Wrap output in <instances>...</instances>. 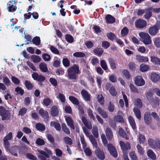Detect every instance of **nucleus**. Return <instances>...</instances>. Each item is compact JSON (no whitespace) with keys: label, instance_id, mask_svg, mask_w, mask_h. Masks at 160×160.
Wrapping results in <instances>:
<instances>
[{"label":"nucleus","instance_id":"nucleus-1","mask_svg":"<svg viewBox=\"0 0 160 160\" xmlns=\"http://www.w3.org/2000/svg\"><path fill=\"white\" fill-rule=\"evenodd\" d=\"M67 72V77L70 80L76 79L78 77V74L80 73L79 66L76 64L69 68Z\"/></svg>","mask_w":160,"mask_h":160},{"label":"nucleus","instance_id":"nucleus-2","mask_svg":"<svg viewBox=\"0 0 160 160\" xmlns=\"http://www.w3.org/2000/svg\"><path fill=\"white\" fill-rule=\"evenodd\" d=\"M148 142L150 147L153 149L160 150V139L158 138L154 140L152 138H149L148 140Z\"/></svg>","mask_w":160,"mask_h":160},{"label":"nucleus","instance_id":"nucleus-3","mask_svg":"<svg viewBox=\"0 0 160 160\" xmlns=\"http://www.w3.org/2000/svg\"><path fill=\"white\" fill-rule=\"evenodd\" d=\"M32 78L35 81L38 82V84L42 86V82L46 79L45 77L42 75H39L37 72H33L32 74Z\"/></svg>","mask_w":160,"mask_h":160},{"label":"nucleus","instance_id":"nucleus-4","mask_svg":"<svg viewBox=\"0 0 160 160\" xmlns=\"http://www.w3.org/2000/svg\"><path fill=\"white\" fill-rule=\"evenodd\" d=\"M160 29V23L157 22L153 26L150 27L148 29V33L152 36L156 35Z\"/></svg>","mask_w":160,"mask_h":160},{"label":"nucleus","instance_id":"nucleus-5","mask_svg":"<svg viewBox=\"0 0 160 160\" xmlns=\"http://www.w3.org/2000/svg\"><path fill=\"white\" fill-rule=\"evenodd\" d=\"M139 34L144 44L147 45L151 43L152 40L150 37L148 33L141 32Z\"/></svg>","mask_w":160,"mask_h":160},{"label":"nucleus","instance_id":"nucleus-6","mask_svg":"<svg viewBox=\"0 0 160 160\" xmlns=\"http://www.w3.org/2000/svg\"><path fill=\"white\" fill-rule=\"evenodd\" d=\"M9 112L2 106H0V116L3 121L8 120L10 119Z\"/></svg>","mask_w":160,"mask_h":160},{"label":"nucleus","instance_id":"nucleus-7","mask_svg":"<svg viewBox=\"0 0 160 160\" xmlns=\"http://www.w3.org/2000/svg\"><path fill=\"white\" fill-rule=\"evenodd\" d=\"M12 134L11 132H9L7 134L4 138L3 139V143L5 149H8L10 146V143L8 140L12 139Z\"/></svg>","mask_w":160,"mask_h":160},{"label":"nucleus","instance_id":"nucleus-8","mask_svg":"<svg viewBox=\"0 0 160 160\" xmlns=\"http://www.w3.org/2000/svg\"><path fill=\"white\" fill-rule=\"evenodd\" d=\"M105 88L107 90H109L110 93L112 96H115L117 95V92L115 87L112 85L110 83H108L106 84Z\"/></svg>","mask_w":160,"mask_h":160},{"label":"nucleus","instance_id":"nucleus-9","mask_svg":"<svg viewBox=\"0 0 160 160\" xmlns=\"http://www.w3.org/2000/svg\"><path fill=\"white\" fill-rule=\"evenodd\" d=\"M96 156L100 160H104L105 158V155L102 150L99 148H97L95 151Z\"/></svg>","mask_w":160,"mask_h":160},{"label":"nucleus","instance_id":"nucleus-10","mask_svg":"<svg viewBox=\"0 0 160 160\" xmlns=\"http://www.w3.org/2000/svg\"><path fill=\"white\" fill-rule=\"evenodd\" d=\"M135 26L138 28L142 29L145 28L147 25V22L141 19L137 20L135 22Z\"/></svg>","mask_w":160,"mask_h":160},{"label":"nucleus","instance_id":"nucleus-11","mask_svg":"<svg viewBox=\"0 0 160 160\" xmlns=\"http://www.w3.org/2000/svg\"><path fill=\"white\" fill-rule=\"evenodd\" d=\"M119 145L123 153L128 152L127 151L131 148L130 144L128 142L125 143L123 141H120Z\"/></svg>","mask_w":160,"mask_h":160},{"label":"nucleus","instance_id":"nucleus-12","mask_svg":"<svg viewBox=\"0 0 160 160\" xmlns=\"http://www.w3.org/2000/svg\"><path fill=\"white\" fill-rule=\"evenodd\" d=\"M107 147L110 154L114 158H117L118 153L115 147L111 143L108 144Z\"/></svg>","mask_w":160,"mask_h":160},{"label":"nucleus","instance_id":"nucleus-13","mask_svg":"<svg viewBox=\"0 0 160 160\" xmlns=\"http://www.w3.org/2000/svg\"><path fill=\"white\" fill-rule=\"evenodd\" d=\"M134 82L135 84L138 86H143L145 83L144 80L140 76H138L135 78Z\"/></svg>","mask_w":160,"mask_h":160},{"label":"nucleus","instance_id":"nucleus-14","mask_svg":"<svg viewBox=\"0 0 160 160\" xmlns=\"http://www.w3.org/2000/svg\"><path fill=\"white\" fill-rule=\"evenodd\" d=\"M144 119L145 123L147 125H149L152 122V120L150 112H148L145 113Z\"/></svg>","mask_w":160,"mask_h":160},{"label":"nucleus","instance_id":"nucleus-15","mask_svg":"<svg viewBox=\"0 0 160 160\" xmlns=\"http://www.w3.org/2000/svg\"><path fill=\"white\" fill-rule=\"evenodd\" d=\"M81 94L85 101H90V95L87 91L82 89L81 91Z\"/></svg>","mask_w":160,"mask_h":160},{"label":"nucleus","instance_id":"nucleus-16","mask_svg":"<svg viewBox=\"0 0 160 160\" xmlns=\"http://www.w3.org/2000/svg\"><path fill=\"white\" fill-rule=\"evenodd\" d=\"M67 125L71 129L74 130L75 126L73 120L70 117H68L65 118Z\"/></svg>","mask_w":160,"mask_h":160},{"label":"nucleus","instance_id":"nucleus-17","mask_svg":"<svg viewBox=\"0 0 160 160\" xmlns=\"http://www.w3.org/2000/svg\"><path fill=\"white\" fill-rule=\"evenodd\" d=\"M105 132L108 140H111L113 137V134L111 129L108 127L107 128L105 131Z\"/></svg>","mask_w":160,"mask_h":160},{"label":"nucleus","instance_id":"nucleus-18","mask_svg":"<svg viewBox=\"0 0 160 160\" xmlns=\"http://www.w3.org/2000/svg\"><path fill=\"white\" fill-rule=\"evenodd\" d=\"M118 133L120 137L125 138L126 140H128L129 139L128 136L122 128L120 127L119 128Z\"/></svg>","mask_w":160,"mask_h":160},{"label":"nucleus","instance_id":"nucleus-19","mask_svg":"<svg viewBox=\"0 0 160 160\" xmlns=\"http://www.w3.org/2000/svg\"><path fill=\"white\" fill-rule=\"evenodd\" d=\"M58 113L59 111L58 107L55 105L53 106L51 108V115L53 117H57L58 115Z\"/></svg>","mask_w":160,"mask_h":160},{"label":"nucleus","instance_id":"nucleus-20","mask_svg":"<svg viewBox=\"0 0 160 160\" xmlns=\"http://www.w3.org/2000/svg\"><path fill=\"white\" fill-rule=\"evenodd\" d=\"M39 113L42 118L44 119H47L49 118V114L48 112L47 111H45L44 109L41 108L39 111Z\"/></svg>","mask_w":160,"mask_h":160},{"label":"nucleus","instance_id":"nucleus-21","mask_svg":"<svg viewBox=\"0 0 160 160\" xmlns=\"http://www.w3.org/2000/svg\"><path fill=\"white\" fill-rule=\"evenodd\" d=\"M136 60L139 62H145L148 61V58L140 55H137L136 56Z\"/></svg>","mask_w":160,"mask_h":160},{"label":"nucleus","instance_id":"nucleus-22","mask_svg":"<svg viewBox=\"0 0 160 160\" xmlns=\"http://www.w3.org/2000/svg\"><path fill=\"white\" fill-rule=\"evenodd\" d=\"M105 19L107 23H113L115 22V18L110 14L106 15Z\"/></svg>","mask_w":160,"mask_h":160},{"label":"nucleus","instance_id":"nucleus-23","mask_svg":"<svg viewBox=\"0 0 160 160\" xmlns=\"http://www.w3.org/2000/svg\"><path fill=\"white\" fill-rule=\"evenodd\" d=\"M7 5L8 6V9L9 12H14L16 11L17 7L12 4V2L9 1Z\"/></svg>","mask_w":160,"mask_h":160},{"label":"nucleus","instance_id":"nucleus-24","mask_svg":"<svg viewBox=\"0 0 160 160\" xmlns=\"http://www.w3.org/2000/svg\"><path fill=\"white\" fill-rule=\"evenodd\" d=\"M150 77L151 80L155 82H157L160 79V76L155 72L152 73Z\"/></svg>","mask_w":160,"mask_h":160},{"label":"nucleus","instance_id":"nucleus-25","mask_svg":"<svg viewBox=\"0 0 160 160\" xmlns=\"http://www.w3.org/2000/svg\"><path fill=\"white\" fill-rule=\"evenodd\" d=\"M7 151H9L10 153L12 155L15 156H17L18 154L17 153V151L18 150V148L16 146H14L12 147L11 148H10L9 146V148L8 149H6Z\"/></svg>","mask_w":160,"mask_h":160},{"label":"nucleus","instance_id":"nucleus-26","mask_svg":"<svg viewBox=\"0 0 160 160\" xmlns=\"http://www.w3.org/2000/svg\"><path fill=\"white\" fill-rule=\"evenodd\" d=\"M133 111L137 118L139 120H140L141 113L140 110L138 107H135L133 109Z\"/></svg>","mask_w":160,"mask_h":160},{"label":"nucleus","instance_id":"nucleus-27","mask_svg":"<svg viewBox=\"0 0 160 160\" xmlns=\"http://www.w3.org/2000/svg\"><path fill=\"white\" fill-rule=\"evenodd\" d=\"M151 8H148L145 9L146 11L145 14L144 15V18L147 19H148L152 16V9Z\"/></svg>","mask_w":160,"mask_h":160},{"label":"nucleus","instance_id":"nucleus-28","mask_svg":"<svg viewBox=\"0 0 160 160\" xmlns=\"http://www.w3.org/2000/svg\"><path fill=\"white\" fill-rule=\"evenodd\" d=\"M128 120L129 123L132 128L133 130H135L136 129V123L134 118L132 116H130L128 117Z\"/></svg>","mask_w":160,"mask_h":160},{"label":"nucleus","instance_id":"nucleus-29","mask_svg":"<svg viewBox=\"0 0 160 160\" xmlns=\"http://www.w3.org/2000/svg\"><path fill=\"white\" fill-rule=\"evenodd\" d=\"M82 121L85 126L88 128L90 129L92 128V125L91 123H88V120L85 117H82Z\"/></svg>","mask_w":160,"mask_h":160},{"label":"nucleus","instance_id":"nucleus-30","mask_svg":"<svg viewBox=\"0 0 160 160\" xmlns=\"http://www.w3.org/2000/svg\"><path fill=\"white\" fill-rule=\"evenodd\" d=\"M145 96L150 103H152L154 101L153 97V94L151 92H148L146 93Z\"/></svg>","mask_w":160,"mask_h":160},{"label":"nucleus","instance_id":"nucleus-31","mask_svg":"<svg viewBox=\"0 0 160 160\" xmlns=\"http://www.w3.org/2000/svg\"><path fill=\"white\" fill-rule=\"evenodd\" d=\"M50 126L54 127L57 131H60L61 130V126L60 124L58 122L52 121L50 122Z\"/></svg>","mask_w":160,"mask_h":160},{"label":"nucleus","instance_id":"nucleus-32","mask_svg":"<svg viewBox=\"0 0 160 160\" xmlns=\"http://www.w3.org/2000/svg\"><path fill=\"white\" fill-rule=\"evenodd\" d=\"M40 69L44 72H46L48 71V68L47 64L43 62H42L39 65Z\"/></svg>","mask_w":160,"mask_h":160},{"label":"nucleus","instance_id":"nucleus-33","mask_svg":"<svg viewBox=\"0 0 160 160\" xmlns=\"http://www.w3.org/2000/svg\"><path fill=\"white\" fill-rule=\"evenodd\" d=\"M108 61L110 66L112 69L114 70L116 68V65L114 60L112 58H108Z\"/></svg>","mask_w":160,"mask_h":160},{"label":"nucleus","instance_id":"nucleus-34","mask_svg":"<svg viewBox=\"0 0 160 160\" xmlns=\"http://www.w3.org/2000/svg\"><path fill=\"white\" fill-rule=\"evenodd\" d=\"M69 100L74 104L78 105L79 101L75 97L73 96H70L69 97Z\"/></svg>","mask_w":160,"mask_h":160},{"label":"nucleus","instance_id":"nucleus-35","mask_svg":"<svg viewBox=\"0 0 160 160\" xmlns=\"http://www.w3.org/2000/svg\"><path fill=\"white\" fill-rule=\"evenodd\" d=\"M114 119L115 121L120 123H124V122L123 117L120 115H115L114 116Z\"/></svg>","mask_w":160,"mask_h":160},{"label":"nucleus","instance_id":"nucleus-36","mask_svg":"<svg viewBox=\"0 0 160 160\" xmlns=\"http://www.w3.org/2000/svg\"><path fill=\"white\" fill-rule=\"evenodd\" d=\"M61 125L62 130L67 134L69 135L70 134V130L67 127L66 124L64 123H62Z\"/></svg>","mask_w":160,"mask_h":160},{"label":"nucleus","instance_id":"nucleus-37","mask_svg":"<svg viewBox=\"0 0 160 160\" xmlns=\"http://www.w3.org/2000/svg\"><path fill=\"white\" fill-rule=\"evenodd\" d=\"M147 154L148 157L152 160H155L156 159V156L152 150H148L147 151Z\"/></svg>","mask_w":160,"mask_h":160},{"label":"nucleus","instance_id":"nucleus-38","mask_svg":"<svg viewBox=\"0 0 160 160\" xmlns=\"http://www.w3.org/2000/svg\"><path fill=\"white\" fill-rule=\"evenodd\" d=\"M151 62L154 64L157 65L160 64V59L155 56L151 57Z\"/></svg>","mask_w":160,"mask_h":160},{"label":"nucleus","instance_id":"nucleus-39","mask_svg":"<svg viewBox=\"0 0 160 160\" xmlns=\"http://www.w3.org/2000/svg\"><path fill=\"white\" fill-rule=\"evenodd\" d=\"M35 127L36 129L39 131H44L46 129L45 126L40 123H36Z\"/></svg>","mask_w":160,"mask_h":160},{"label":"nucleus","instance_id":"nucleus-40","mask_svg":"<svg viewBox=\"0 0 160 160\" xmlns=\"http://www.w3.org/2000/svg\"><path fill=\"white\" fill-rule=\"evenodd\" d=\"M32 42L33 44H35L36 45L38 46L41 43L40 38L38 36H36L33 38Z\"/></svg>","mask_w":160,"mask_h":160},{"label":"nucleus","instance_id":"nucleus-41","mask_svg":"<svg viewBox=\"0 0 160 160\" xmlns=\"http://www.w3.org/2000/svg\"><path fill=\"white\" fill-rule=\"evenodd\" d=\"M93 52L95 54L100 56L102 54L103 50L102 48H96L94 49Z\"/></svg>","mask_w":160,"mask_h":160},{"label":"nucleus","instance_id":"nucleus-42","mask_svg":"<svg viewBox=\"0 0 160 160\" xmlns=\"http://www.w3.org/2000/svg\"><path fill=\"white\" fill-rule=\"evenodd\" d=\"M31 59L34 63L38 62L41 60V58L38 56L32 55L31 57Z\"/></svg>","mask_w":160,"mask_h":160},{"label":"nucleus","instance_id":"nucleus-43","mask_svg":"<svg viewBox=\"0 0 160 160\" xmlns=\"http://www.w3.org/2000/svg\"><path fill=\"white\" fill-rule=\"evenodd\" d=\"M148 65L144 64H141L140 66V70L142 72H145L148 71L149 69Z\"/></svg>","mask_w":160,"mask_h":160},{"label":"nucleus","instance_id":"nucleus-44","mask_svg":"<svg viewBox=\"0 0 160 160\" xmlns=\"http://www.w3.org/2000/svg\"><path fill=\"white\" fill-rule=\"evenodd\" d=\"M65 143L66 144L72 145L73 143L72 139L68 137H65L63 138Z\"/></svg>","mask_w":160,"mask_h":160},{"label":"nucleus","instance_id":"nucleus-45","mask_svg":"<svg viewBox=\"0 0 160 160\" xmlns=\"http://www.w3.org/2000/svg\"><path fill=\"white\" fill-rule=\"evenodd\" d=\"M100 64L101 66L104 70L106 71L108 69V65L105 60H101L100 62Z\"/></svg>","mask_w":160,"mask_h":160},{"label":"nucleus","instance_id":"nucleus-46","mask_svg":"<svg viewBox=\"0 0 160 160\" xmlns=\"http://www.w3.org/2000/svg\"><path fill=\"white\" fill-rule=\"evenodd\" d=\"M24 84L26 88L28 90H31L33 88V85L29 81H25V82Z\"/></svg>","mask_w":160,"mask_h":160},{"label":"nucleus","instance_id":"nucleus-47","mask_svg":"<svg viewBox=\"0 0 160 160\" xmlns=\"http://www.w3.org/2000/svg\"><path fill=\"white\" fill-rule=\"evenodd\" d=\"M15 91L17 92V94H20L21 96H22L24 92V90L18 86L15 88Z\"/></svg>","mask_w":160,"mask_h":160},{"label":"nucleus","instance_id":"nucleus-48","mask_svg":"<svg viewBox=\"0 0 160 160\" xmlns=\"http://www.w3.org/2000/svg\"><path fill=\"white\" fill-rule=\"evenodd\" d=\"M47 98L44 99L43 100V104L46 106H48L50 105L52 102V101L50 98L47 96H46Z\"/></svg>","mask_w":160,"mask_h":160},{"label":"nucleus","instance_id":"nucleus-49","mask_svg":"<svg viewBox=\"0 0 160 160\" xmlns=\"http://www.w3.org/2000/svg\"><path fill=\"white\" fill-rule=\"evenodd\" d=\"M92 133L94 137L97 138L98 137V129L97 127H93Z\"/></svg>","mask_w":160,"mask_h":160},{"label":"nucleus","instance_id":"nucleus-50","mask_svg":"<svg viewBox=\"0 0 160 160\" xmlns=\"http://www.w3.org/2000/svg\"><path fill=\"white\" fill-rule=\"evenodd\" d=\"M3 82L7 86H8L11 85V82L10 81L7 76L3 78Z\"/></svg>","mask_w":160,"mask_h":160},{"label":"nucleus","instance_id":"nucleus-51","mask_svg":"<svg viewBox=\"0 0 160 160\" xmlns=\"http://www.w3.org/2000/svg\"><path fill=\"white\" fill-rule=\"evenodd\" d=\"M122 73L125 78L128 80H129L131 78V75L127 69H124Z\"/></svg>","mask_w":160,"mask_h":160},{"label":"nucleus","instance_id":"nucleus-52","mask_svg":"<svg viewBox=\"0 0 160 160\" xmlns=\"http://www.w3.org/2000/svg\"><path fill=\"white\" fill-rule=\"evenodd\" d=\"M138 139L139 143L141 144L144 143L145 141V136L141 134H139Z\"/></svg>","mask_w":160,"mask_h":160},{"label":"nucleus","instance_id":"nucleus-53","mask_svg":"<svg viewBox=\"0 0 160 160\" xmlns=\"http://www.w3.org/2000/svg\"><path fill=\"white\" fill-rule=\"evenodd\" d=\"M73 56L76 58H83L85 56V54L82 52H76L73 54Z\"/></svg>","mask_w":160,"mask_h":160},{"label":"nucleus","instance_id":"nucleus-54","mask_svg":"<svg viewBox=\"0 0 160 160\" xmlns=\"http://www.w3.org/2000/svg\"><path fill=\"white\" fill-rule=\"evenodd\" d=\"M62 62L63 65L65 67H68L69 66L70 62L68 58H63L62 59Z\"/></svg>","mask_w":160,"mask_h":160},{"label":"nucleus","instance_id":"nucleus-55","mask_svg":"<svg viewBox=\"0 0 160 160\" xmlns=\"http://www.w3.org/2000/svg\"><path fill=\"white\" fill-rule=\"evenodd\" d=\"M92 112V111L90 108L87 110V113L90 119H92L94 121L95 119V118Z\"/></svg>","mask_w":160,"mask_h":160},{"label":"nucleus","instance_id":"nucleus-56","mask_svg":"<svg viewBox=\"0 0 160 160\" xmlns=\"http://www.w3.org/2000/svg\"><path fill=\"white\" fill-rule=\"evenodd\" d=\"M65 39L68 42L72 43L74 40V39L72 36L71 35L68 34H67L65 35Z\"/></svg>","mask_w":160,"mask_h":160},{"label":"nucleus","instance_id":"nucleus-57","mask_svg":"<svg viewBox=\"0 0 160 160\" xmlns=\"http://www.w3.org/2000/svg\"><path fill=\"white\" fill-rule=\"evenodd\" d=\"M49 81L52 85L56 88L58 85L57 81L54 78H49Z\"/></svg>","mask_w":160,"mask_h":160},{"label":"nucleus","instance_id":"nucleus-58","mask_svg":"<svg viewBox=\"0 0 160 160\" xmlns=\"http://www.w3.org/2000/svg\"><path fill=\"white\" fill-rule=\"evenodd\" d=\"M107 37L108 39L112 41L116 39V36L114 33L111 32L108 33Z\"/></svg>","mask_w":160,"mask_h":160},{"label":"nucleus","instance_id":"nucleus-59","mask_svg":"<svg viewBox=\"0 0 160 160\" xmlns=\"http://www.w3.org/2000/svg\"><path fill=\"white\" fill-rule=\"evenodd\" d=\"M153 41L155 46L157 48H160V38H156Z\"/></svg>","mask_w":160,"mask_h":160},{"label":"nucleus","instance_id":"nucleus-60","mask_svg":"<svg viewBox=\"0 0 160 160\" xmlns=\"http://www.w3.org/2000/svg\"><path fill=\"white\" fill-rule=\"evenodd\" d=\"M129 32L128 29L126 27L123 28L121 30V34L122 37H124L127 35Z\"/></svg>","mask_w":160,"mask_h":160},{"label":"nucleus","instance_id":"nucleus-61","mask_svg":"<svg viewBox=\"0 0 160 160\" xmlns=\"http://www.w3.org/2000/svg\"><path fill=\"white\" fill-rule=\"evenodd\" d=\"M98 102L100 103L101 105L104 104V98L102 94L98 95L97 96Z\"/></svg>","mask_w":160,"mask_h":160},{"label":"nucleus","instance_id":"nucleus-62","mask_svg":"<svg viewBox=\"0 0 160 160\" xmlns=\"http://www.w3.org/2000/svg\"><path fill=\"white\" fill-rule=\"evenodd\" d=\"M45 143L44 141L39 138H37L36 141V144L38 146H42L44 145Z\"/></svg>","mask_w":160,"mask_h":160},{"label":"nucleus","instance_id":"nucleus-63","mask_svg":"<svg viewBox=\"0 0 160 160\" xmlns=\"http://www.w3.org/2000/svg\"><path fill=\"white\" fill-rule=\"evenodd\" d=\"M27 158L32 160H37V158L35 156L30 153H28L26 154Z\"/></svg>","mask_w":160,"mask_h":160},{"label":"nucleus","instance_id":"nucleus-64","mask_svg":"<svg viewBox=\"0 0 160 160\" xmlns=\"http://www.w3.org/2000/svg\"><path fill=\"white\" fill-rule=\"evenodd\" d=\"M135 105L140 108L142 107V103L141 99L140 98H137L136 101Z\"/></svg>","mask_w":160,"mask_h":160}]
</instances>
